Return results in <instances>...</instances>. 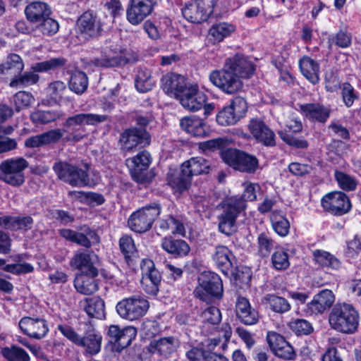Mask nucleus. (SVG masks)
Masks as SVG:
<instances>
[{
  "label": "nucleus",
  "instance_id": "nucleus-1",
  "mask_svg": "<svg viewBox=\"0 0 361 361\" xmlns=\"http://www.w3.org/2000/svg\"><path fill=\"white\" fill-rule=\"evenodd\" d=\"M244 190L240 197H231L223 204V212L219 217V229L220 232L227 235H231L235 230V221L237 217L245 211L246 201H255L257 193L260 190L258 184L246 182L243 184Z\"/></svg>",
  "mask_w": 361,
  "mask_h": 361
},
{
  "label": "nucleus",
  "instance_id": "nucleus-2",
  "mask_svg": "<svg viewBox=\"0 0 361 361\" xmlns=\"http://www.w3.org/2000/svg\"><path fill=\"white\" fill-rule=\"evenodd\" d=\"M330 326L343 334L355 333L359 325V314L353 305L347 303H338L329 315Z\"/></svg>",
  "mask_w": 361,
  "mask_h": 361
},
{
  "label": "nucleus",
  "instance_id": "nucleus-3",
  "mask_svg": "<svg viewBox=\"0 0 361 361\" xmlns=\"http://www.w3.org/2000/svg\"><path fill=\"white\" fill-rule=\"evenodd\" d=\"M224 289L220 276L214 272L203 271L198 278L195 295L202 301L207 302L211 297L220 298Z\"/></svg>",
  "mask_w": 361,
  "mask_h": 361
},
{
  "label": "nucleus",
  "instance_id": "nucleus-4",
  "mask_svg": "<svg viewBox=\"0 0 361 361\" xmlns=\"http://www.w3.org/2000/svg\"><path fill=\"white\" fill-rule=\"evenodd\" d=\"M149 308V301L144 297L133 295L119 301L116 305L118 315L133 322L144 317Z\"/></svg>",
  "mask_w": 361,
  "mask_h": 361
},
{
  "label": "nucleus",
  "instance_id": "nucleus-5",
  "mask_svg": "<svg viewBox=\"0 0 361 361\" xmlns=\"http://www.w3.org/2000/svg\"><path fill=\"white\" fill-rule=\"evenodd\" d=\"M209 79L213 85L227 94H235L243 87V81L224 66L221 69L212 71Z\"/></svg>",
  "mask_w": 361,
  "mask_h": 361
},
{
  "label": "nucleus",
  "instance_id": "nucleus-6",
  "mask_svg": "<svg viewBox=\"0 0 361 361\" xmlns=\"http://www.w3.org/2000/svg\"><path fill=\"white\" fill-rule=\"evenodd\" d=\"M160 212L161 208L157 204L144 207L130 215L128 221V226L135 232H145L151 228Z\"/></svg>",
  "mask_w": 361,
  "mask_h": 361
},
{
  "label": "nucleus",
  "instance_id": "nucleus-7",
  "mask_svg": "<svg viewBox=\"0 0 361 361\" xmlns=\"http://www.w3.org/2000/svg\"><path fill=\"white\" fill-rule=\"evenodd\" d=\"M64 64L65 60L61 58H54L35 63L31 67L33 72H25L21 76L13 78L10 82V86L17 87L20 85L25 86L34 85L39 80V75L34 72L40 73L54 70L56 68L63 66Z\"/></svg>",
  "mask_w": 361,
  "mask_h": 361
},
{
  "label": "nucleus",
  "instance_id": "nucleus-8",
  "mask_svg": "<svg viewBox=\"0 0 361 361\" xmlns=\"http://www.w3.org/2000/svg\"><path fill=\"white\" fill-rule=\"evenodd\" d=\"M221 158L226 164L243 172L254 173L258 166L257 159L254 156L235 149L223 151Z\"/></svg>",
  "mask_w": 361,
  "mask_h": 361
},
{
  "label": "nucleus",
  "instance_id": "nucleus-9",
  "mask_svg": "<svg viewBox=\"0 0 361 361\" xmlns=\"http://www.w3.org/2000/svg\"><path fill=\"white\" fill-rule=\"evenodd\" d=\"M28 166L27 161L23 158L9 159L0 164L1 179L13 186L23 183V171Z\"/></svg>",
  "mask_w": 361,
  "mask_h": 361
},
{
  "label": "nucleus",
  "instance_id": "nucleus-10",
  "mask_svg": "<svg viewBox=\"0 0 361 361\" xmlns=\"http://www.w3.org/2000/svg\"><path fill=\"white\" fill-rule=\"evenodd\" d=\"M216 0H195L182 9L183 17L192 23H201L207 20L213 13Z\"/></svg>",
  "mask_w": 361,
  "mask_h": 361
},
{
  "label": "nucleus",
  "instance_id": "nucleus-11",
  "mask_svg": "<svg viewBox=\"0 0 361 361\" xmlns=\"http://www.w3.org/2000/svg\"><path fill=\"white\" fill-rule=\"evenodd\" d=\"M247 111V103L241 97L235 98L216 115L217 123L223 126L235 124Z\"/></svg>",
  "mask_w": 361,
  "mask_h": 361
},
{
  "label": "nucleus",
  "instance_id": "nucleus-12",
  "mask_svg": "<svg viewBox=\"0 0 361 361\" xmlns=\"http://www.w3.org/2000/svg\"><path fill=\"white\" fill-rule=\"evenodd\" d=\"M158 0H129L126 18L133 25H137L149 16Z\"/></svg>",
  "mask_w": 361,
  "mask_h": 361
},
{
  "label": "nucleus",
  "instance_id": "nucleus-13",
  "mask_svg": "<svg viewBox=\"0 0 361 361\" xmlns=\"http://www.w3.org/2000/svg\"><path fill=\"white\" fill-rule=\"evenodd\" d=\"M135 61V58L126 51L118 48H106L101 57L94 58L92 62L97 66L114 67L133 63Z\"/></svg>",
  "mask_w": 361,
  "mask_h": 361
},
{
  "label": "nucleus",
  "instance_id": "nucleus-14",
  "mask_svg": "<svg viewBox=\"0 0 361 361\" xmlns=\"http://www.w3.org/2000/svg\"><path fill=\"white\" fill-rule=\"evenodd\" d=\"M323 208L335 215L348 213L351 208L348 197L342 192H332L324 195L322 199Z\"/></svg>",
  "mask_w": 361,
  "mask_h": 361
},
{
  "label": "nucleus",
  "instance_id": "nucleus-15",
  "mask_svg": "<svg viewBox=\"0 0 361 361\" xmlns=\"http://www.w3.org/2000/svg\"><path fill=\"white\" fill-rule=\"evenodd\" d=\"M97 255L87 250H77L70 261V266L73 269L91 276H97L98 271L95 267Z\"/></svg>",
  "mask_w": 361,
  "mask_h": 361
},
{
  "label": "nucleus",
  "instance_id": "nucleus-16",
  "mask_svg": "<svg viewBox=\"0 0 361 361\" xmlns=\"http://www.w3.org/2000/svg\"><path fill=\"white\" fill-rule=\"evenodd\" d=\"M141 284L149 294L155 295L158 292V286L161 281V274L155 269L154 262L149 259H142L141 264Z\"/></svg>",
  "mask_w": 361,
  "mask_h": 361
},
{
  "label": "nucleus",
  "instance_id": "nucleus-17",
  "mask_svg": "<svg viewBox=\"0 0 361 361\" xmlns=\"http://www.w3.org/2000/svg\"><path fill=\"white\" fill-rule=\"evenodd\" d=\"M224 66L234 73L240 80L251 78L255 73L253 63L245 56L240 54L227 58Z\"/></svg>",
  "mask_w": 361,
  "mask_h": 361
},
{
  "label": "nucleus",
  "instance_id": "nucleus-18",
  "mask_svg": "<svg viewBox=\"0 0 361 361\" xmlns=\"http://www.w3.org/2000/svg\"><path fill=\"white\" fill-rule=\"evenodd\" d=\"M100 30L99 21L90 12H85L77 21L76 32L78 37L82 40L85 41L96 37Z\"/></svg>",
  "mask_w": 361,
  "mask_h": 361
},
{
  "label": "nucleus",
  "instance_id": "nucleus-19",
  "mask_svg": "<svg viewBox=\"0 0 361 361\" xmlns=\"http://www.w3.org/2000/svg\"><path fill=\"white\" fill-rule=\"evenodd\" d=\"M247 128L253 138L265 146L272 147L275 145V134L274 131L259 118L250 120Z\"/></svg>",
  "mask_w": 361,
  "mask_h": 361
},
{
  "label": "nucleus",
  "instance_id": "nucleus-20",
  "mask_svg": "<svg viewBox=\"0 0 361 361\" xmlns=\"http://www.w3.org/2000/svg\"><path fill=\"white\" fill-rule=\"evenodd\" d=\"M150 162V154L146 151H142L134 157L126 160V164L130 171L133 178L135 181L141 183L147 181L146 171Z\"/></svg>",
  "mask_w": 361,
  "mask_h": 361
},
{
  "label": "nucleus",
  "instance_id": "nucleus-21",
  "mask_svg": "<svg viewBox=\"0 0 361 361\" xmlns=\"http://www.w3.org/2000/svg\"><path fill=\"white\" fill-rule=\"evenodd\" d=\"M18 326L25 335L35 339L44 338L49 331L47 322L39 317H24Z\"/></svg>",
  "mask_w": 361,
  "mask_h": 361
},
{
  "label": "nucleus",
  "instance_id": "nucleus-22",
  "mask_svg": "<svg viewBox=\"0 0 361 361\" xmlns=\"http://www.w3.org/2000/svg\"><path fill=\"white\" fill-rule=\"evenodd\" d=\"M335 295L329 289H323L314 295L307 303L306 312L310 315H319L329 310L335 302Z\"/></svg>",
  "mask_w": 361,
  "mask_h": 361
},
{
  "label": "nucleus",
  "instance_id": "nucleus-23",
  "mask_svg": "<svg viewBox=\"0 0 361 361\" xmlns=\"http://www.w3.org/2000/svg\"><path fill=\"white\" fill-rule=\"evenodd\" d=\"M178 100L185 109L195 111L204 106L207 96L198 90L196 85H189Z\"/></svg>",
  "mask_w": 361,
  "mask_h": 361
},
{
  "label": "nucleus",
  "instance_id": "nucleus-24",
  "mask_svg": "<svg viewBox=\"0 0 361 361\" xmlns=\"http://www.w3.org/2000/svg\"><path fill=\"white\" fill-rule=\"evenodd\" d=\"M267 342L271 351L278 357L286 360H292L295 352L290 344L281 335L274 332H268Z\"/></svg>",
  "mask_w": 361,
  "mask_h": 361
},
{
  "label": "nucleus",
  "instance_id": "nucleus-25",
  "mask_svg": "<svg viewBox=\"0 0 361 361\" xmlns=\"http://www.w3.org/2000/svg\"><path fill=\"white\" fill-rule=\"evenodd\" d=\"M185 78L177 74H166L161 78L163 90L170 97L180 99L185 90L188 87Z\"/></svg>",
  "mask_w": 361,
  "mask_h": 361
},
{
  "label": "nucleus",
  "instance_id": "nucleus-26",
  "mask_svg": "<svg viewBox=\"0 0 361 361\" xmlns=\"http://www.w3.org/2000/svg\"><path fill=\"white\" fill-rule=\"evenodd\" d=\"M121 142L123 149L129 151L139 145H148L149 143V135L144 128H133L123 133Z\"/></svg>",
  "mask_w": 361,
  "mask_h": 361
},
{
  "label": "nucleus",
  "instance_id": "nucleus-27",
  "mask_svg": "<svg viewBox=\"0 0 361 361\" xmlns=\"http://www.w3.org/2000/svg\"><path fill=\"white\" fill-rule=\"evenodd\" d=\"M106 116L94 114H78L67 118L63 126L71 130H77L85 125H95L104 121Z\"/></svg>",
  "mask_w": 361,
  "mask_h": 361
},
{
  "label": "nucleus",
  "instance_id": "nucleus-28",
  "mask_svg": "<svg viewBox=\"0 0 361 361\" xmlns=\"http://www.w3.org/2000/svg\"><path fill=\"white\" fill-rule=\"evenodd\" d=\"M236 30V26L227 22H220L212 25L207 35V41L213 44H217L229 37Z\"/></svg>",
  "mask_w": 361,
  "mask_h": 361
},
{
  "label": "nucleus",
  "instance_id": "nucleus-29",
  "mask_svg": "<svg viewBox=\"0 0 361 361\" xmlns=\"http://www.w3.org/2000/svg\"><path fill=\"white\" fill-rule=\"evenodd\" d=\"M59 232L61 235L66 240L85 247H91L92 241L94 243L99 242V238L95 232L89 228L85 230V233H78L68 228L61 229Z\"/></svg>",
  "mask_w": 361,
  "mask_h": 361
},
{
  "label": "nucleus",
  "instance_id": "nucleus-30",
  "mask_svg": "<svg viewBox=\"0 0 361 361\" xmlns=\"http://www.w3.org/2000/svg\"><path fill=\"white\" fill-rule=\"evenodd\" d=\"M302 114L311 121L325 123L329 118L331 109L320 104H305L300 105Z\"/></svg>",
  "mask_w": 361,
  "mask_h": 361
},
{
  "label": "nucleus",
  "instance_id": "nucleus-31",
  "mask_svg": "<svg viewBox=\"0 0 361 361\" xmlns=\"http://www.w3.org/2000/svg\"><path fill=\"white\" fill-rule=\"evenodd\" d=\"M178 346V339L173 336H169L152 341L147 348L150 353L167 357L173 353Z\"/></svg>",
  "mask_w": 361,
  "mask_h": 361
},
{
  "label": "nucleus",
  "instance_id": "nucleus-32",
  "mask_svg": "<svg viewBox=\"0 0 361 361\" xmlns=\"http://www.w3.org/2000/svg\"><path fill=\"white\" fill-rule=\"evenodd\" d=\"M235 312L239 319L246 325H253L258 321L257 312L251 307L245 298L239 297L237 299Z\"/></svg>",
  "mask_w": 361,
  "mask_h": 361
},
{
  "label": "nucleus",
  "instance_id": "nucleus-33",
  "mask_svg": "<svg viewBox=\"0 0 361 361\" xmlns=\"http://www.w3.org/2000/svg\"><path fill=\"white\" fill-rule=\"evenodd\" d=\"M102 337L95 330L87 331L83 337H80L77 345L85 349L86 355H94L101 350Z\"/></svg>",
  "mask_w": 361,
  "mask_h": 361
},
{
  "label": "nucleus",
  "instance_id": "nucleus-34",
  "mask_svg": "<svg viewBox=\"0 0 361 361\" xmlns=\"http://www.w3.org/2000/svg\"><path fill=\"white\" fill-rule=\"evenodd\" d=\"M212 259L219 269L224 274H227L233 267L234 257L226 246L217 245L212 254Z\"/></svg>",
  "mask_w": 361,
  "mask_h": 361
},
{
  "label": "nucleus",
  "instance_id": "nucleus-35",
  "mask_svg": "<svg viewBox=\"0 0 361 361\" xmlns=\"http://www.w3.org/2000/svg\"><path fill=\"white\" fill-rule=\"evenodd\" d=\"M27 19L32 23H39L51 15L49 6L41 1H35L28 4L25 9Z\"/></svg>",
  "mask_w": 361,
  "mask_h": 361
},
{
  "label": "nucleus",
  "instance_id": "nucleus-36",
  "mask_svg": "<svg viewBox=\"0 0 361 361\" xmlns=\"http://www.w3.org/2000/svg\"><path fill=\"white\" fill-rule=\"evenodd\" d=\"M108 335L111 342L122 346H127L130 344L132 340L135 337L136 331L133 327L121 330L118 326L111 325L109 329Z\"/></svg>",
  "mask_w": 361,
  "mask_h": 361
},
{
  "label": "nucleus",
  "instance_id": "nucleus-37",
  "mask_svg": "<svg viewBox=\"0 0 361 361\" xmlns=\"http://www.w3.org/2000/svg\"><path fill=\"white\" fill-rule=\"evenodd\" d=\"M190 361H228V359L221 353H216L200 348H192L186 353Z\"/></svg>",
  "mask_w": 361,
  "mask_h": 361
},
{
  "label": "nucleus",
  "instance_id": "nucleus-38",
  "mask_svg": "<svg viewBox=\"0 0 361 361\" xmlns=\"http://www.w3.org/2000/svg\"><path fill=\"white\" fill-rule=\"evenodd\" d=\"M96 276L78 274L74 280V286L77 291L83 295H91L98 289V285L94 279Z\"/></svg>",
  "mask_w": 361,
  "mask_h": 361
},
{
  "label": "nucleus",
  "instance_id": "nucleus-39",
  "mask_svg": "<svg viewBox=\"0 0 361 361\" xmlns=\"http://www.w3.org/2000/svg\"><path fill=\"white\" fill-rule=\"evenodd\" d=\"M167 182L173 190L180 192L188 188L191 178L187 173L183 172L181 167L180 171H170L167 175Z\"/></svg>",
  "mask_w": 361,
  "mask_h": 361
},
{
  "label": "nucleus",
  "instance_id": "nucleus-40",
  "mask_svg": "<svg viewBox=\"0 0 361 361\" xmlns=\"http://www.w3.org/2000/svg\"><path fill=\"white\" fill-rule=\"evenodd\" d=\"M162 248L167 252L179 257L187 255L190 252V247L183 240H176L171 237H166L162 240Z\"/></svg>",
  "mask_w": 361,
  "mask_h": 361
},
{
  "label": "nucleus",
  "instance_id": "nucleus-41",
  "mask_svg": "<svg viewBox=\"0 0 361 361\" xmlns=\"http://www.w3.org/2000/svg\"><path fill=\"white\" fill-rule=\"evenodd\" d=\"M300 69L302 74L312 83L319 82V66L309 56L302 57L299 61Z\"/></svg>",
  "mask_w": 361,
  "mask_h": 361
},
{
  "label": "nucleus",
  "instance_id": "nucleus-42",
  "mask_svg": "<svg viewBox=\"0 0 361 361\" xmlns=\"http://www.w3.org/2000/svg\"><path fill=\"white\" fill-rule=\"evenodd\" d=\"M262 302L272 312L284 314L288 312L291 305L284 298L274 294H267L262 298Z\"/></svg>",
  "mask_w": 361,
  "mask_h": 361
},
{
  "label": "nucleus",
  "instance_id": "nucleus-43",
  "mask_svg": "<svg viewBox=\"0 0 361 361\" xmlns=\"http://www.w3.org/2000/svg\"><path fill=\"white\" fill-rule=\"evenodd\" d=\"M181 167L185 173L192 178L193 176H197L204 173H207L209 170V164L206 159L202 157H192L184 162Z\"/></svg>",
  "mask_w": 361,
  "mask_h": 361
},
{
  "label": "nucleus",
  "instance_id": "nucleus-44",
  "mask_svg": "<svg viewBox=\"0 0 361 361\" xmlns=\"http://www.w3.org/2000/svg\"><path fill=\"white\" fill-rule=\"evenodd\" d=\"M33 220L30 216L13 217L9 216H0V226L7 229H29Z\"/></svg>",
  "mask_w": 361,
  "mask_h": 361
},
{
  "label": "nucleus",
  "instance_id": "nucleus-45",
  "mask_svg": "<svg viewBox=\"0 0 361 361\" xmlns=\"http://www.w3.org/2000/svg\"><path fill=\"white\" fill-rule=\"evenodd\" d=\"M183 130L194 136H202L205 134L203 121L196 116H186L180 121Z\"/></svg>",
  "mask_w": 361,
  "mask_h": 361
},
{
  "label": "nucleus",
  "instance_id": "nucleus-46",
  "mask_svg": "<svg viewBox=\"0 0 361 361\" xmlns=\"http://www.w3.org/2000/svg\"><path fill=\"white\" fill-rule=\"evenodd\" d=\"M270 221L274 231L280 236L285 237L289 233L290 222L281 211L274 210L270 215Z\"/></svg>",
  "mask_w": 361,
  "mask_h": 361
},
{
  "label": "nucleus",
  "instance_id": "nucleus-47",
  "mask_svg": "<svg viewBox=\"0 0 361 361\" xmlns=\"http://www.w3.org/2000/svg\"><path fill=\"white\" fill-rule=\"evenodd\" d=\"M155 85V80L152 76L151 71L146 68H140L137 71L135 85L140 92H146L151 90Z\"/></svg>",
  "mask_w": 361,
  "mask_h": 361
},
{
  "label": "nucleus",
  "instance_id": "nucleus-48",
  "mask_svg": "<svg viewBox=\"0 0 361 361\" xmlns=\"http://www.w3.org/2000/svg\"><path fill=\"white\" fill-rule=\"evenodd\" d=\"M315 262L324 267L338 269L341 267L340 261L329 252L317 250L313 252Z\"/></svg>",
  "mask_w": 361,
  "mask_h": 361
},
{
  "label": "nucleus",
  "instance_id": "nucleus-49",
  "mask_svg": "<svg viewBox=\"0 0 361 361\" xmlns=\"http://www.w3.org/2000/svg\"><path fill=\"white\" fill-rule=\"evenodd\" d=\"M86 303L85 311L90 317L99 319L104 317V302L101 298H88L86 300Z\"/></svg>",
  "mask_w": 361,
  "mask_h": 361
},
{
  "label": "nucleus",
  "instance_id": "nucleus-50",
  "mask_svg": "<svg viewBox=\"0 0 361 361\" xmlns=\"http://www.w3.org/2000/svg\"><path fill=\"white\" fill-rule=\"evenodd\" d=\"M63 116L64 114L59 111H36L31 114L30 119L35 123L45 124Z\"/></svg>",
  "mask_w": 361,
  "mask_h": 361
},
{
  "label": "nucleus",
  "instance_id": "nucleus-51",
  "mask_svg": "<svg viewBox=\"0 0 361 361\" xmlns=\"http://www.w3.org/2000/svg\"><path fill=\"white\" fill-rule=\"evenodd\" d=\"M24 68V63L20 56L16 54H9L4 63L0 64V73H6L9 71L14 73L21 72Z\"/></svg>",
  "mask_w": 361,
  "mask_h": 361
},
{
  "label": "nucleus",
  "instance_id": "nucleus-52",
  "mask_svg": "<svg viewBox=\"0 0 361 361\" xmlns=\"http://www.w3.org/2000/svg\"><path fill=\"white\" fill-rule=\"evenodd\" d=\"M2 355L9 361H30V357L23 348L17 345L5 347L1 349Z\"/></svg>",
  "mask_w": 361,
  "mask_h": 361
},
{
  "label": "nucleus",
  "instance_id": "nucleus-53",
  "mask_svg": "<svg viewBox=\"0 0 361 361\" xmlns=\"http://www.w3.org/2000/svg\"><path fill=\"white\" fill-rule=\"evenodd\" d=\"M70 88L77 94L83 93L88 85L87 75L81 71H75L72 74L70 80Z\"/></svg>",
  "mask_w": 361,
  "mask_h": 361
},
{
  "label": "nucleus",
  "instance_id": "nucleus-54",
  "mask_svg": "<svg viewBox=\"0 0 361 361\" xmlns=\"http://www.w3.org/2000/svg\"><path fill=\"white\" fill-rule=\"evenodd\" d=\"M159 226L163 231H171L173 234L185 236V229L183 224L172 216L161 220Z\"/></svg>",
  "mask_w": 361,
  "mask_h": 361
},
{
  "label": "nucleus",
  "instance_id": "nucleus-55",
  "mask_svg": "<svg viewBox=\"0 0 361 361\" xmlns=\"http://www.w3.org/2000/svg\"><path fill=\"white\" fill-rule=\"evenodd\" d=\"M66 90V85L61 81H54L51 82L46 89V93L49 99L48 104L56 103L62 96Z\"/></svg>",
  "mask_w": 361,
  "mask_h": 361
},
{
  "label": "nucleus",
  "instance_id": "nucleus-56",
  "mask_svg": "<svg viewBox=\"0 0 361 361\" xmlns=\"http://www.w3.org/2000/svg\"><path fill=\"white\" fill-rule=\"evenodd\" d=\"M352 42V35L347 31L340 30L337 33L329 37L328 42L329 47L336 45L340 48L349 47Z\"/></svg>",
  "mask_w": 361,
  "mask_h": 361
},
{
  "label": "nucleus",
  "instance_id": "nucleus-57",
  "mask_svg": "<svg viewBox=\"0 0 361 361\" xmlns=\"http://www.w3.org/2000/svg\"><path fill=\"white\" fill-rule=\"evenodd\" d=\"M202 322L207 326L217 325L221 320V313L216 307H209L200 315Z\"/></svg>",
  "mask_w": 361,
  "mask_h": 361
},
{
  "label": "nucleus",
  "instance_id": "nucleus-58",
  "mask_svg": "<svg viewBox=\"0 0 361 361\" xmlns=\"http://www.w3.org/2000/svg\"><path fill=\"white\" fill-rule=\"evenodd\" d=\"M341 94L343 102L347 108L351 107L355 101L359 98L358 94L353 86L348 82L341 84Z\"/></svg>",
  "mask_w": 361,
  "mask_h": 361
},
{
  "label": "nucleus",
  "instance_id": "nucleus-59",
  "mask_svg": "<svg viewBox=\"0 0 361 361\" xmlns=\"http://www.w3.org/2000/svg\"><path fill=\"white\" fill-rule=\"evenodd\" d=\"M271 263L276 270H286L290 266L288 255L282 249H276L271 256Z\"/></svg>",
  "mask_w": 361,
  "mask_h": 361
},
{
  "label": "nucleus",
  "instance_id": "nucleus-60",
  "mask_svg": "<svg viewBox=\"0 0 361 361\" xmlns=\"http://www.w3.org/2000/svg\"><path fill=\"white\" fill-rule=\"evenodd\" d=\"M74 165L64 161H58L54 164L53 169L58 178L69 184L72 173L74 170Z\"/></svg>",
  "mask_w": 361,
  "mask_h": 361
},
{
  "label": "nucleus",
  "instance_id": "nucleus-61",
  "mask_svg": "<svg viewBox=\"0 0 361 361\" xmlns=\"http://www.w3.org/2000/svg\"><path fill=\"white\" fill-rule=\"evenodd\" d=\"M86 170L74 166L72 177L69 180V184L73 187H83L89 184L87 170L88 166H85Z\"/></svg>",
  "mask_w": 361,
  "mask_h": 361
},
{
  "label": "nucleus",
  "instance_id": "nucleus-62",
  "mask_svg": "<svg viewBox=\"0 0 361 361\" xmlns=\"http://www.w3.org/2000/svg\"><path fill=\"white\" fill-rule=\"evenodd\" d=\"M34 100L33 96L25 91L17 92L13 98V102L17 111L28 107L34 102Z\"/></svg>",
  "mask_w": 361,
  "mask_h": 361
},
{
  "label": "nucleus",
  "instance_id": "nucleus-63",
  "mask_svg": "<svg viewBox=\"0 0 361 361\" xmlns=\"http://www.w3.org/2000/svg\"><path fill=\"white\" fill-rule=\"evenodd\" d=\"M59 27L58 22L49 16L39 23L37 30L43 35L51 36L58 32Z\"/></svg>",
  "mask_w": 361,
  "mask_h": 361
},
{
  "label": "nucleus",
  "instance_id": "nucleus-64",
  "mask_svg": "<svg viewBox=\"0 0 361 361\" xmlns=\"http://www.w3.org/2000/svg\"><path fill=\"white\" fill-rule=\"evenodd\" d=\"M335 178L342 189L345 190H353L355 189L357 185L356 181L349 175L341 171H336Z\"/></svg>",
  "mask_w": 361,
  "mask_h": 361
}]
</instances>
